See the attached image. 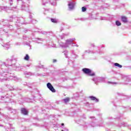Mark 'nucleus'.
<instances>
[{"label": "nucleus", "instance_id": "f257e3e1", "mask_svg": "<svg viewBox=\"0 0 131 131\" xmlns=\"http://www.w3.org/2000/svg\"><path fill=\"white\" fill-rule=\"evenodd\" d=\"M1 79L3 80H7V78H3V77H9L10 78H11V77H13L11 78V79H13V80H17V79H18V78H17L16 77H14V76L13 75H11V73L7 72H3L1 74Z\"/></svg>", "mask_w": 131, "mask_h": 131}, {"label": "nucleus", "instance_id": "f03ea898", "mask_svg": "<svg viewBox=\"0 0 131 131\" xmlns=\"http://www.w3.org/2000/svg\"><path fill=\"white\" fill-rule=\"evenodd\" d=\"M75 40V38L72 39H68L66 40V43H60V47L61 48H68L69 45H72L73 41Z\"/></svg>", "mask_w": 131, "mask_h": 131}, {"label": "nucleus", "instance_id": "7ed1b4c3", "mask_svg": "<svg viewBox=\"0 0 131 131\" xmlns=\"http://www.w3.org/2000/svg\"><path fill=\"white\" fill-rule=\"evenodd\" d=\"M82 71L85 74H88L90 76H94L95 73H92V71L90 69L84 68L82 69Z\"/></svg>", "mask_w": 131, "mask_h": 131}, {"label": "nucleus", "instance_id": "20e7f679", "mask_svg": "<svg viewBox=\"0 0 131 131\" xmlns=\"http://www.w3.org/2000/svg\"><path fill=\"white\" fill-rule=\"evenodd\" d=\"M49 2H53L51 3V5L52 6H56V0H42V5L46 6V4H48Z\"/></svg>", "mask_w": 131, "mask_h": 131}, {"label": "nucleus", "instance_id": "39448f33", "mask_svg": "<svg viewBox=\"0 0 131 131\" xmlns=\"http://www.w3.org/2000/svg\"><path fill=\"white\" fill-rule=\"evenodd\" d=\"M17 21L16 22V25H21L22 24H25V21L24 20V18L23 17L18 18L16 17Z\"/></svg>", "mask_w": 131, "mask_h": 131}, {"label": "nucleus", "instance_id": "423d86ee", "mask_svg": "<svg viewBox=\"0 0 131 131\" xmlns=\"http://www.w3.org/2000/svg\"><path fill=\"white\" fill-rule=\"evenodd\" d=\"M93 81L96 82L97 81L98 82H104L105 81V78L97 77L93 79Z\"/></svg>", "mask_w": 131, "mask_h": 131}, {"label": "nucleus", "instance_id": "0eeeda50", "mask_svg": "<svg viewBox=\"0 0 131 131\" xmlns=\"http://www.w3.org/2000/svg\"><path fill=\"white\" fill-rule=\"evenodd\" d=\"M48 89L50 90L52 93H56V90L54 88V86L51 84V83L48 82L47 84Z\"/></svg>", "mask_w": 131, "mask_h": 131}, {"label": "nucleus", "instance_id": "6e6552de", "mask_svg": "<svg viewBox=\"0 0 131 131\" xmlns=\"http://www.w3.org/2000/svg\"><path fill=\"white\" fill-rule=\"evenodd\" d=\"M75 6V2L74 1L70 2L68 4L69 9V10H73L74 9V7Z\"/></svg>", "mask_w": 131, "mask_h": 131}, {"label": "nucleus", "instance_id": "1a4fd4ad", "mask_svg": "<svg viewBox=\"0 0 131 131\" xmlns=\"http://www.w3.org/2000/svg\"><path fill=\"white\" fill-rule=\"evenodd\" d=\"M28 5L27 4H24L21 6V9L22 10H24L25 11H28L29 8H28Z\"/></svg>", "mask_w": 131, "mask_h": 131}, {"label": "nucleus", "instance_id": "9d476101", "mask_svg": "<svg viewBox=\"0 0 131 131\" xmlns=\"http://www.w3.org/2000/svg\"><path fill=\"white\" fill-rule=\"evenodd\" d=\"M21 112L22 114H24V115H27V114H28V112L26 110V108H21Z\"/></svg>", "mask_w": 131, "mask_h": 131}, {"label": "nucleus", "instance_id": "9b49d317", "mask_svg": "<svg viewBox=\"0 0 131 131\" xmlns=\"http://www.w3.org/2000/svg\"><path fill=\"white\" fill-rule=\"evenodd\" d=\"M121 20L123 23H127V17L125 16H121Z\"/></svg>", "mask_w": 131, "mask_h": 131}, {"label": "nucleus", "instance_id": "f8f14e48", "mask_svg": "<svg viewBox=\"0 0 131 131\" xmlns=\"http://www.w3.org/2000/svg\"><path fill=\"white\" fill-rule=\"evenodd\" d=\"M89 98L92 101H95L96 103H98V102H99V99H97V98L95 97L94 96H90Z\"/></svg>", "mask_w": 131, "mask_h": 131}, {"label": "nucleus", "instance_id": "ddd939ff", "mask_svg": "<svg viewBox=\"0 0 131 131\" xmlns=\"http://www.w3.org/2000/svg\"><path fill=\"white\" fill-rule=\"evenodd\" d=\"M25 75L26 77H29V76H31L32 74L30 72H25Z\"/></svg>", "mask_w": 131, "mask_h": 131}, {"label": "nucleus", "instance_id": "4468645a", "mask_svg": "<svg viewBox=\"0 0 131 131\" xmlns=\"http://www.w3.org/2000/svg\"><path fill=\"white\" fill-rule=\"evenodd\" d=\"M14 66V68H18L19 70H20V69H22V68H21V66H20V64H18V63H15Z\"/></svg>", "mask_w": 131, "mask_h": 131}, {"label": "nucleus", "instance_id": "2eb2a0df", "mask_svg": "<svg viewBox=\"0 0 131 131\" xmlns=\"http://www.w3.org/2000/svg\"><path fill=\"white\" fill-rule=\"evenodd\" d=\"M63 101L64 103H68V102H69V101H70V98H67L66 99H63Z\"/></svg>", "mask_w": 131, "mask_h": 131}, {"label": "nucleus", "instance_id": "dca6fc26", "mask_svg": "<svg viewBox=\"0 0 131 131\" xmlns=\"http://www.w3.org/2000/svg\"><path fill=\"white\" fill-rule=\"evenodd\" d=\"M114 65L117 67H119V68H122V66L118 63H115Z\"/></svg>", "mask_w": 131, "mask_h": 131}, {"label": "nucleus", "instance_id": "f3484780", "mask_svg": "<svg viewBox=\"0 0 131 131\" xmlns=\"http://www.w3.org/2000/svg\"><path fill=\"white\" fill-rule=\"evenodd\" d=\"M51 21L53 23H58V20L55 18H51Z\"/></svg>", "mask_w": 131, "mask_h": 131}, {"label": "nucleus", "instance_id": "a211bd4d", "mask_svg": "<svg viewBox=\"0 0 131 131\" xmlns=\"http://www.w3.org/2000/svg\"><path fill=\"white\" fill-rule=\"evenodd\" d=\"M24 59L26 60V61H29V55H28V54H26V56L24 57Z\"/></svg>", "mask_w": 131, "mask_h": 131}, {"label": "nucleus", "instance_id": "6ab92c4d", "mask_svg": "<svg viewBox=\"0 0 131 131\" xmlns=\"http://www.w3.org/2000/svg\"><path fill=\"white\" fill-rule=\"evenodd\" d=\"M116 25H117V26H120V25H121V23L119 20H117L116 21Z\"/></svg>", "mask_w": 131, "mask_h": 131}, {"label": "nucleus", "instance_id": "aec40b11", "mask_svg": "<svg viewBox=\"0 0 131 131\" xmlns=\"http://www.w3.org/2000/svg\"><path fill=\"white\" fill-rule=\"evenodd\" d=\"M14 61H16V58H15V56H12V59L10 60V62H13V61H14Z\"/></svg>", "mask_w": 131, "mask_h": 131}, {"label": "nucleus", "instance_id": "412c9836", "mask_svg": "<svg viewBox=\"0 0 131 131\" xmlns=\"http://www.w3.org/2000/svg\"><path fill=\"white\" fill-rule=\"evenodd\" d=\"M126 81H127L128 82L129 81H131V77H130L127 76L126 77Z\"/></svg>", "mask_w": 131, "mask_h": 131}, {"label": "nucleus", "instance_id": "4be33fe9", "mask_svg": "<svg viewBox=\"0 0 131 131\" xmlns=\"http://www.w3.org/2000/svg\"><path fill=\"white\" fill-rule=\"evenodd\" d=\"M10 111H11V113H16V110H14L12 108H10Z\"/></svg>", "mask_w": 131, "mask_h": 131}, {"label": "nucleus", "instance_id": "5701e85b", "mask_svg": "<svg viewBox=\"0 0 131 131\" xmlns=\"http://www.w3.org/2000/svg\"><path fill=\"white\" fill-rule=\"evenodd\" d=\"M63 53H64L66 58H68V56H67V55L68 54V51H66L63 52Z\"/></svg>", "mask_w": 131, "mask_h": 131}, {"label": "nucleus", "instance_id": "b1692460", "mask_svg": "<svg viewBox=\"0 0 131 131\" xmlns=\"http://www.w3.org/2000/svg\"><path fill=\"white\" fill-rule=\"evenodd\" d=\"M86 11V7H82V12H85Z\"/></svg>", "mask_w": 131, "mask_h": 131}, {"label": "nucleus", "instance_id": "393cba45", "mask_svg": "<svg viewBox=\"0 0 131 131\" xmlns=\"http://www.w3.org/2000/svg\"><path fill=\"white\" fill-rule=\"evenodd\" d=\"M31 22H32V23L33 24H36V20H34V19H32V20H31Z\"/></svg>", "mask_w": 131, "mask_h": 131}, {"label": "nucleus", "instance_id": "a878e982", "mask_svg": "<svg viewBox=\"0 0 131 131\" xmlns=\"http://www.w3.org/2000/svg\"><path fill=\"white\" fill-rule=\"evenodd\" d=\"M3 47H5V50H8V49H9V46L8 45L3 46Z\"/></svg>", "mask_w": 131, "mask_h": 131}, {"label": "nucleus", "instance_id": "bb28decb", "mask_svg": "<svg viewBox=\"0 0 131 131\" xmlns=\"http://www.w3.org/2000/svg\"><path fill=\"white\" fill-rule=\"evenodd\" d=\"M42 34H47L48 33L45 31L40 32Z\"/></svg>", "mask_w": 131, "mask_h": 131}, {"label": "nucleus", "instance_id": "cd10ccee", "mask_svg": "<svg viewBox=\"0 0 131 131\" xmlns=\"http://www.w3.org/2000/svg\"><path fill=\"white\" fill-rule=\"evenodd\" d=\"M122 125H123L124 126H128V125L126 123H123Z\"/></svg>", "mask_w": 131, "mask_h": 131}, {"label": "nucleus", "instance_id": "c85d7f7f", "mask_svg": "<svg viewBox=\"0 0 131 131\" xmlns=\"http://www.w3.org/2000/svg\"><path fill=\"white\" fill-rule=\"evenodd\" d=\"M9 2L10 3V6H12V5H13V0H9Z\"/></svg>", "mask_w": 131, "mask_h": 131}, {"label": "nucleus", "instance_id": "c756f323", "mask_svg": "<svg viewBox=\"0 0 131 131\" xmlns=\"http://www.w3.org/2000/svg\"><path fill=\"white\" fill-rule=\"evenodd\" d=\"M72 45L73 47H78V46L77 45H76V44H75V43H73V42L72 43Z\"/></svg>", "mask_w": 131, "mask_h": 131}, {"label": "nucleus", "instance_id": "7c9ffc66", "mask_svg": "<svg viewBox=\"0 0 131 131\" xmlns=\"http://www.w3.org/2000/svg\"><path fill=\"white\" fill-rule=\"evenodd\" d=\"M107 83H112V84H116V82H110V81L107 82Z\"/></svg>", "mask_w": 131, "mask_h": 131}, {"label": "nucleus", "instance_id": "2f4dec72", "mask_svg": "<svg viewBox=\"0 0 131 131\" xmlns=\"http://www.w3.org/2000/svg\"><path fill=\"white\" fill-rule=\"evenodd\" d=\"M1 9H2V10H6V9H7V7H6V6L2 7H1Z\"/></svg>", "mask_w": 131, "mask_h": 131}, {"label": "nucleus", "instance_id": "473e14b6", "mask_svg": "<svg viewBox=\"0 0 131 131\" xmlns=\"http://www.w3.org/2000/svg\"><path fill=\"white\" fill-rule=\"evenodd\" d=\"M85 53H92V52L90 51V50H86V51H85Z\"/></svg>", "mask_w": 131, "mask_h": 131}, {"label": "nucleus", "instance_id": "72a5a7b5", "mask_svg": "<svg viewBox=\"0 0 131 131\" xmlns=\"http://www.w3.org/2000/svg\"><path fill=\"white\" fill-rule=\"evenodd\" d=\"M29 18L30 19V20L29 21H31V19H32V16H31V15H30Z\"/></svg>", "mask_w": 131, "mask_h": 131}, {"label": "nucleus", "instance_id": "f704fd0d", "mask_svg": "<svg viewBox=\"0 0 131 131\" xmlns=\"http://www.w3.org/2000/svg\"><path fill=\"white\" fill-rule=\"evenodd\" d=\"M56 61H57V60L56 59L53 60V63H55V62H56Z\"/></svg>", "mask_w": 131, "mask_h": 131}, {"label": "nucleus", "instance_id": "c9c22d12", "mask_svg": "<svg viewBox=\"0 0 131 131\" xmlns=\"http://www.w3.org/2000/svg\"><path fill=\"white\" fill-rule=\"evenodd\" d=\"M75 20H81L80 18L75 19Z\"/></svg>", "mask_w": 131, "mask_h": 131}, {"label": "nucleus", "instance_id": "e433bc0d", "mask_svg": "<svg viewBox=\"0 0 131 131\" xmlns=\"http://www.w3.org/2000/svg\"><path fill=\"white\" fill-rule=\"evenodd\" d=\"M90 118H95V117H91Z\"/></svg>", "mask_w": 131, "mask_h": 131}, {"label": "nucleus", "instance_id": "4c0bfd02", "mask_svg": "<svg viewBox=\"0 0 131 131\" xmlns=\"http://www.w3.org/2000/svg\"><path fill=\"white\" fill-rule=\"evenodd\" d=\"M61 125L62 126L64 125V123H61Z\"/></svg>", "mask_w": 131, "mask_h": 131}, {"label": "nucleus", "instance_id": "58836bf2", "mask_svg": "<svg viewBox=\"0 0 131 131\" xmlns=\"http://www.w3.org/2000/svg\"><path fill=\"white\" fill-rule=\"evenodd\" d=\"M41 68H43V66H41Z\"/></svg>", "mask_w": 131, "mask_h": 131}, {"label": "nucleus", "instance_id": "ea45409f", "mask_svg": "<svg viewBox=\"0 0 131 131\" xmlns=\"http://www.w3.org/2000/svg\"><path fill=\"white\" fill-rule=\"evenodd\" d=\"M25 2H28V0H25Z\"/></svg>", "mask_w": 131, "mask_h": 131}, {"label": "nucleus", "instance_id": "a19ab883", "mask_svg": "<svg viewBox=\"0 0 131 131\" xmlns=\"http://www.w3.org/2000/svg\"><path fill=\"white\" fill-rule=\"evenodd\" d=\"M66 130L68 131V129H66Z\"/></svg>", "mask_w": 131, "mask_h": 131}, {"label": "nucleus", "instance_id": "79ce46f5", "mask_svg": "<svg viewBox=\"0 0 131 131\" xmlns=\"http://www.w3.org/2000/svg\"><path fill=\"white\" fill-rule=\"evenodd\" d=\"M43 14H44V15H46V13L45 12H44Z\"/></svg>", "mask_w": 131, "mask_h": 131}, {"label": "nucleus", "instance_id": "37998d69", "mask_svg": "<svg viewBox=\"0 0 131 131\" xmlns=\"http://www.w3.org/2000/svg\"><path fill=\"white\" fill-rule=\"evenodd\" d=\"M38 43H40V42H38Z\"/></svg>", "mask_w": 131, "mask_h": 131}, {"label": "nucleus", "instance_id": "c03bdc74", "mask_svg": "<svg viewBox=\"0 0 131 131\" xmlns=\"http://www.w3.org/2000/svg\"><path fill=\"white\" fill-rule=\"evenodd\" d=\"M20 2H21V3H22V1H20Z\"/></svg>", "mask_w": 131, "mask_h": 131}, {"label": "nucleus", "instance_id": "a18cd8bd", "mask_svg": "<svg viewBox=\"0 0 131 131\" xmlns=\"http://www.w3.org/2000/svg\"><path fill=\"white\" fill-rule=\"evenodd\" d=\"M27 84V83H26V84Z\"/></svg>", "mask_w": 131, "mask_h": 131}, {"label": "nucleus", "instance_id": "49530a36", "mask_svg": "<svg viewBox=\"0 0 131 131\" xmlns=\"http://www.w3.org/2000/svg\"><path fill=\"white\" fill-rule=\"evenodd\" d=\"M61 131H65V130H62Z\"/></svg>", "mask_w": 131, "mask_h": 131}, {"label": "nucleus", "instance_id": "de8ad7c7", "mask_svg": "<svg viewBox=\"0 0 131 131\" xmlns=\"http://www.w3.org/2000/svg\"><path fill=\"white\" fill-rule=\"evenodd\" d=\"M93 47H94V45H93Z\"/></svg>", "mask_w": 131, "mask_h": 131}]
</instances>
